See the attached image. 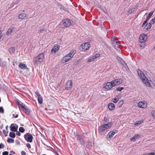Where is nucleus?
<instances>
[{"label": "nucleus", "instance_id": "1", "mask_svg": "<svg viewBox=\"0 0 155 155\" xmlns=\"http://www.w3.org/2000/svg\"><path fill=\"white\" fill-rule=\"evenodd\" d=\"M137 71L140 79L148 87H151L152 88L155 89V85L152 86L151 85L150 83L149 82V81L150 82L151 81V80L149 81L144 74L140 70L138 69Z\"/></svg>", "mask_w": 155, "mask_h": 155}, {"label": "nucleus", "instance_id": "2", "mask_svg": "<svg viewBox=\"0 0 155 155\" xmlns=\"http://www.w3.org/2000/svg\"><path fill=\"white\" fill-rule=\"evenodd\" d=\"M44 58V54L42 53L39 54L35 59L33 64L34 65H38L43 61Z\"/></svg>", "mask_w": 155, "mask_h": 155}, {"label": "nucleus", "instance_id": "3", "mask_svg": "<svg viewBox=\"0 0 155 155\" xmlns=\"http://www.w3.org/2000/svg\"><path fill=\"white\" fill-rule=\"evenodd\" d=\"M72 21L69 19H65L62 21L63 24L65 27H68L72 24Z\"/></svg>", "mask_w": 155, "mask_h": 155}, {"label": "nucleus", "instance_id": "4", "mask_svg": "<svg viewBox=\"0 0 155 155\" xmlns=\"http://www.w3.org/2000/svg\"><path fill=\"white\" fill-rule=\"evenodd\" d=\"M112 43L113 44L114 48L117 50H120V43L119 41H114V40L112 39Z\"/></svg>", "mask_w": 155, "mask_h": 155}, {"label": "nucleus", "instance_id": "5", "mask_svg": "<svg viewBox=\"0 0 155 155\" xmlns=\"http://www.w3.org/2000/svg\"><path fill=\"white\" fill-rule=\"evenodd\" d=\"M113 87L111 81L107 82L105 83V84L103 86V88L107 90H109Z\"/></svg>", "mask_w": 155, "mask_h": 155}, {"label": "nucleus", "instance_id": "6", "mask_svg": "<svg viewBox=\"0 0 155 155\" xmlns=\"http://www.w3.org/2000/svg\"><path fill=\"white\" fill-rule=\"evenodd\" d=\"M147 36L146 34H141L139 37V41L141 43L145 42L147 39Z\"/></svg>", "mask_w": 155, "mask_h": 155}, {"label": "nucleus", "instance_id": "7", "mask_svg": "<svg viewBox=\"0 0 155 155\" xmlns=\"http://www.w3.org/2000/svg\"><path fill=\"white\" fill-rule=\"evenodd\" d=\"M123 81L121 79H116L111 81L113 87L120 84Z\"/></svg>", "mask_w": 155, "mask_h": 155}, {"label": "nucleus", "instance_id": "8", "mask_svg": "<svg viewBox=\"0 0 155 155\" xmlns=\"http://www.w3.org/2000/svg\"><path fill=\"white\" fill-rule=\"evenodd\" d=\"M66 89L68 90H71L72 87V81L71 80H68L66 83L65 85Z\"/></svg>", "mask_w": 155, "mask_h": 155}, {"label": "nucleus", "instance_id": "9", "mask_svg": "<svg viewBox=\"0 0 155 155\" xmlns=\"http://www.w3.org/2000/svg\"><path fill=\"white\" fill-rule=\"evenodd\" d=\"M11 131L15 132L17 130L18 126L15 124H12L9 127Z\"/></svg>", "mask_w": 155, "mask_h": 155}, {"label": "nucleus", "instance_id": "10", "mask_svg": "<svg viewBox=\"0 0 155 155\" xmlns=\"http://www.w3.org/2000/svg\"><path fill=\"white\" fill-rule=\"evenodd\" d=\"M90 46V45L88 43H86L82 44L81 47L84 51L87 50Z\"/></svg>", "mask_w": 155, "mask_h": 155}, {"label": "nucleus", "instance_id": "11", "mask_svg": "<svg viewBox=\"0 0 155 155\" xmlns=\"http://www.w3.org/2000/svg\"><path fill=\"white\" fill-rule=\"evenodd\" d=\"M138 106L140 107L145 108H146L147 106V104L145 101H140L138 103Z\"/></svg>", "mask_w": 155, "mask_h": 155}, {"label": "nucleus", "instance_id": "12", "mask_svg": "<svg viewBox=\"0 0 155 155\" xmlns=\"http://www.w3.org/2000/svg\"><path fill=\"white\" fill-rule=\"evenodd\" d=\"M71 59V57L67 54L62 58V59L61 61L63 63H65L69 61Z\"/></svg>", "mask_w": 155, "mask_h": 155}, {"label": "nucleus", "instance_id": "13", "mask_svg": "<svg viewBox=\"0 0 155 155\" xmlns=\"http://www.w3.org/2000/svg\"><path fill=\"white\" fill-rule=\"evenodd\" d=\"M21 110L27 114H29L30 113V109L25 105L22 106Z\"/></svg>", "mask_w": 155, "mask_h": 155}, {"label": "nucleus", "instance_id": "14", "mask_svg": "<svg viewBox=\"0 0 155 155\" xmlns=\"http://www.w3.org/2000/svg\"><path fill=\"white\" fill-rule=\"evenodd\" d=\"M117 59L120 62V63L124 67H127V66L124 61L119 56L117 57Z\"/></svg>", "mask_w": 155, "mask_h": 155}, {"label": "nucleus", "instance_id": "15", "mask_svg": "<svg viewBox=\"0 0 155 155\" xmlns=\"http://www.w3.org/2000/svg\"><path fill=\"white\" fill-rule=\"evenodd\" d=\"M59 48L60 46L58 45H56L53 47L51 50V51L52 52L55 53L58 51Z\"/></svg>", "mask_w": 155, "mask_h": 155}, {"label": "nucleus", "instance_id": "16", "mask_svg": "<svg viewBox=\"0 0 155 155\" xmlns=\"http://www.w3.org/2000/svg\"><path fill=\"white\" fill-rule=\"evenodd\" d=\"M82 136H77V140L81 144L84 145L85 144V142L83 139L82 138Z\"/></svg>", "mask_w": 155, "mask_h": 155}, {"label": "nucleus", "instance_id": "17", "mask_svg": "<svg viewBox=\"0 0 155 155\" xmlns=\"http://www.w3.org/2000/svg\"><path fill=\"white\" fill-rule=\"evenodd\" d=\"M25 140L28 142H31L33 139V136H24Z\"/></svg>", "mask_w": 155, "mask_h": 155}, {"label": "nucleus", "instance_id": "18", "mask_svg": "<svg viewBox=\"0 0 155 155\" xmlns=\"http://www.w3.org/2000/svg\"><path fill=\"white\" fill-rule=\"evenodd\" d=\"M118 130H113L112 131H110L108 133L107 136H114L115 134L117 133Z\"/></svg>", "mask_w": 155, "mask_h": 155}, {"label": "nucleus", "instance_id": "19", "mask_svg": "<svg viewBox=\"0 0 155 155\" xmlns=\"http://www.w3.org/2000/svg\"><path fill=\"white\" fill-rule=\"evenodd\" d=\"M108 107L110 110H113L115 108L114 105L112 103H110L108 104Z\"/></svg>", "mask_w": 155, "mask_h": 155}, {"label": "nucleus", "instance_id": "20", "mask_svg": "<svg viewBox=\"0 0 155 155\" xmlns=\"http://www.w3.org/2000/svg\"><path fill=\"white\" fill-rule=\"evenodd\" d=\"M18 17L21 19H23L27 18L26 14L25 13H21L19 14Z\"/></svg>", "mask_w": 155, "mask_h": 155}, {"label": "nucleus", "instance_id": "21", "mask_svg": "<svg viewBox=\"0 0 155 155\" xmlns=\"http://www.w3.org/2000/svg\"><path fill=\"white\" fill-rule=\"evenodd\" d=\"M151 23H148L146 25L145 28H146V30H144V31H148L150 28H151Z\"/></svg>", "mask_w": 155, "mask_h": 155}, {"label": "nucleus", "instance_id": "22", "mask_svg": "<svg viewBox=\"0 0 155 155\" xmlns=\"http://www.w3.org/2000/svg\"><path fill=\"white\" fill-rule=\"evenodd\" d=\"M104 124L102 125L99 128L98 131L100 132H102L105 130L107 129L106 128Z\"/></svg>", "mask_w": 155, "mask_h": 155}, {"label": "nucleus", "instance_id": "23", "mask_svg": "<svg viewBox=\"0 0 155 155\" xmlns=\"http://www.w3.org/2000/svg\"><path fill=\"white\" fill-rule=\"evenodd\" d=\"M14 29L15 28L14 27L9 28L6 32V34L7 35H8L9 34L11 33L12 32V31L14 30Z\"/></svg>", "mask_w": 155, "mask_h": 155}, {"label": "nucleus", "instance_id": "24", "mask_svg": "<svg viewBox=\"0 0 155 155\" xmlns=\"http://www.w3.org/2000/svg\"><path fill=\"white\" fill-rule=\"evenodd\" d=\"M18 67L22 69H25L27 68L26 65L25 64H24L21 63H20Z\"/></svg>", "mask_w": 155, "mask_h": 155}, {"label": "nucleus", "instance_id": "25", "mask_svg": "<svg viewBox=\"0 0 155 155\" xmlns=\"http://www.w3.org/2000/svg\"><path fill=\"white\" fill-rule=\"evenodd\" d=\"M104 124L106 128V129H107L111 127L113 124V123L112 122H108L107 124Z\"/></svg>", "mask_w": 155, "mask_h": 155}, {"label": "nucleus", "instance_id": "26", "mask_svg": "<svg viewBox=\"0 0 155 155\" xmlns=\"http://www.w3.org/2000/svg\"><path fill=\"white\" fill-rule=\"evenodd\" d=\"M16 102L17 103L18 105L19 106V107H21V109H22V106L25 105L24 104H23L22 102H21L19 100H17L16 101Z\"/></svg>", "mask_w": 155, "mask_h": 155}, {"label": "nucleus", "instance_id": "27", "mask_svg": "<svg viewBox=\"0 0 155 155\" xmlns=\"http://www.w3.org/2000/svg\"><path fill=\"white\" fill-rule=\"evenodd\" d=\"M6 66V62L5 61H2L1 60V61H0V66L4 67Z\"/></svg>", "mask_w": 155, "mask_h": 155}, {"label": "nucleus", "instance_id": "28", "mask_svg": "<svg viewBox=\"0 0 155 155\" xmlns=\"http://www.w3.org/2000/svg\"><path fill=\"white\" fill-rule=\"evenodd\" d=\"M139 136H133V137L130 138L131 141L135 142L137 140H138L139 138Z\"/></svg>", "mask_w": 155, "mask_h": 155}, {"label": "nucleus", "instance_id": "29", "mask_svg": "<svg viewBox=\"0 0 155 155\" xmlns=\"http://www.w3.org/2000/svg\"><path fill=\"white\" fill-rule=\"evenodd\" d=\"M74 51H71L68 54V56H70L71 57V58L73 57L75 53V52H74Z\"/></svg>", "mask_w": 155, "mask_h": 155}, {"label": "nucleus", "instance_id": "30", "mask_svg": "<svg viewBox=\"0 0 155 155\" xmlns=\"http://www.w3.org/2000/svg\"><path fill=\"white\" fill-rule=\"evenodd\" d=\"M153 12H150L149 13L148 16L147 17L146 20H148L150 18V17L152 16V15H153Z\"/></svg>", "mask_w": 155, "mask_h": 155}, {"label": "nucleus", "instance_id": "31", "mask_svg": "<svg viewBox=\"0 0 155 155\" xmlns=\"http://www.w3.org/2000/svg\"><path fill=\"white\" fill-rule=\"evenodd\" d=\"M143 120H140L136 122L134 124L135 126H138L140 125L142 123H143Z\"/></svg>", "mask_w": 155, "mask_h": 155}, {"label": "nucleus", "instance_id": "32", "mask_svg": "<svg viewBox=\"0 0 155 155\" xmlns=\"http://www.w3.org/2000/svg\"><path fill=\"white\" fill-rule=\"evenodd\" d=\"M119 100V98L118 96H116L115 98L113 99L112 101L113 103H117Z\"/></svg>", "mask_w": 155, "mask_h": 155}, {"label": "nucleus", "instance_id": "33", "mask_svg": "<svg viewBox=\"0 0 155 155\" xmlns=\"http://www.w3.org/2000/svg\"><path fill=\"white\" fill-rule=\"evenodd\" d=\"M124 103V101L123 100H121L118 103V106L119 107H121L122 105Z\"/></svg>", "mask_w": 155, "mask_h": 155}, {"label": "nucleus", "instance_id": "34", "mask_svg": "<svg viewBox=\"0 0 155 155\" xmlns=\"http://www.w3.org/2000/svg\"><path fill=\"white\" fill-rule=\"evenodd\" d=\"M38 100L39 103L40 104H41L42 103V98L40 96V97H38Z\"/></svg>", "mask_w": 155, "mask_h": 155}, {"label": "nucleus", "instance_id": "35", "mask_svg": "<svg viewBox=\"0 0 155 155\" xmlns=\"http://www.w3.org/2000/svg\"><path fill=\"white\" fill-rule=\"evenodd\" d=\"M151 114L153 119H155V110H152L151 112Z\"/></svg>", "mask_w": 155, "mask_h": 155}, {"label": "nucleus", "instance_id": "36", "mask_svg": "<svg viewBox=\"0 0 155 155\" xmlns=\"http://www.w3.org/2000/svg\"><path fill=\"white\" fill-rule=\"evenodd\" d=\"M7 141L8 143H13L14 141L13 139L9 138L7 139Z\"/></svg>", "mask_w": 155, "mask_h": 155}, {"label": "nucleus", "instance_id": "37", "mask_svg": "<svg viewBox=\"0 0 155 155\" xmlns=\"http://www.w3.org/2000/svg\"><path fill=\"white\" fill-rule=\"evenodd\" d=\"M25 130V129L23 127H20L19 129V131L21 133H23Z\"/></svg>", "mask_w": 155, "mask_h": 155}, {"label": "nucleus", "instance_id": "38", "mask_svg": "<svg viewBox=\"0 0 155 155\" xmlns=\"http://www.w3.org/2000/svg\"><path fill=\"white\" fill-rule=\"evenodd\" d=\"M124 89L123 87H119L117 88L116 90L117 91H121L122 90Z\"/></svg>", "mask_w": 155, "mask_h": 155}, {"label": "nucleus", "instance_id": "39", "mask_svg": "<svg viewBox=\"0 0 155 155\" xmlns=\"http://www.w3.org/2000/svg\"><path fill=\"white\" fill-rule=\"evenodd\" d=\"M0 113H1L2 114H3L4 113V110L2 107H0Z\"/></svg>", "mask_w": 155, "mask_h": 155}, {"label": "nucleus", "instance_id": "40", "mask_svg": "<svg viewBox=\"0 0 155 155\" xmlns=\"http://www.w3.org/2000/svg\"><path fill=\"white\" fill-rule=\"evenodd\" d=\"M94 61V60L93 59V58H92L91 56L88 59V61L89 62H91L93 61Z\"/></svg>", "mask_w": 155, "mask_h": 155}, {"label": "nucleus", "instance_id": "41", "mask_svg": "<svg viewBox=\"0 0 155 155\" xmlns=\"http://www.w3.org/2000/svg\"><path fill=\"white\" fill-rule=\"evenodd\" d=\"M150 23H151V24H154L155 23V18H153L150 21Z\"/></svg>", "mask_w": 155, "mask_h": 155}, {"label": "nucleus", "instance_id": "42", "mask_svg": "<svg viewBox=\"0 0 155 155\" xmlns=\"http://www.w3.org/2000/svg\"><path fill=\"white\" fill-rule=\"evenodd\" d=\"M3 133L5 134L4 136H8V131H6L5 130H3Z\"/></svg>", "mask_w": 155, "mask_h": 155}, {"label": "nucleus", "instance_id": "43", "mask_svg": "<svg viewBox=\"0 0 155 155\" xmlns=\"http://www.w3.org/2000/svg\"><path fill=\"white\" fill-rule=\"evenodd\" d=\"M9 136H15V133L12 131L10 133Z\"/></svg>", "mask_w": 155, "mask_h": 155}, {"label": "nucleus", "instance_id": "44", "mask_svg": "<svg viewBox=\"0 0 155 155\" xmlns=\"http://www.w3.org/2000/svg\"><path fill=\"white\" fill-rule=\"evenodd\" d=\"M8 151H4L2 153V155H8Z\"/></svg>", "mask_w": 155, "mask_h": 155}, {"label": "nucleus", "instance_id": "45", "mask_svg": "<svg viewBox=\"0 0 155 155\" xmlns=\"http://www.w3.org/2000/svg\"><path fill=\"white\" fill-rule=\"evenodd\" d=\"M35 93L38 96V97H40V96H41L40 93L37 91H36L35 92Z\"/></svg>", "mask_w": 155, "mask_h": 155}, {"label": "nucleus", "instance_id": "46", "mask_svg": "<svg viewBox=\"0 0 155 155\" xmlns=\"http://www.w3.org/2000/svg\"><path fill=\"white\" fill-rule=\"evenodd\" d=\"M26 147L28 149H30L31 148L30 144L29 143L27 144Z\"/></svg>", "mask_w": 155, "mask_h": 155}, {"label": "nucleus", "instance_id": "47", "mask_svg": "<svg viewBox=\"0 0 155 155\" xmlns=\"http://www.w3.org/2000/svg\"><path fill=\"white\" fill-rule=\"evenodd\" d=\"M108 120V118L106 117L105 116L104 119V121L105 122H106Z\"/></svg>", "mask_w": 155, "mask_h": 155}, {"label": "nucleus", "instance_id": "48", "mask_svg": "<svg viewBox=\"0 0 155 155\" xmlns=\"http://www.w3.org/2000/svg\"><path fill=\"white\" fill-rule=\"evenodd\" d=\"M15 132H16V135L17 136H20V135L21 134L19 131H17V130Z\"/></svg>", "mask_w": 155, "mask_h": 155}, {"label": "nucleus", "instance_id": "49", "mask_svg": "<svg viewBox=\"0 0 155 155\" xmlns=\"http://www.w3.org/2000/svg\"><path fill=\"white\" fill-rule=\"evenodd\" d=\"M113 136H107L106 139L108 140H109L110 139L112 138Z\"/></svg>", "mask_w": 155, "mask_h": 155}, {"label": "nucleus", "instance_id": "50", "mask_svg": "<svg viewBox=\"0 0 155 155\" xmlns=\"http://www.w3.org/2000/svg\"><path fill=\"white\" fill-rule=\"evenodd\" d=\"M116 39H117V38L116 37L114 36L111 39V41H112V40H114H114H115V41H117V40Z\"/></svg>", "mask_w": 155, "mask_h": 155}, {"label": "nucleus", "instance_id": "51", "mask_svg": "<svg viewBox=\"0 0 155 155\" xmlns=\"http://www.w3.org/2000/svg\"><path fill=\"white\" fill-rule=\"evenodd\" d=\"M147 20L146 19V20L144 21V22L142 26L143 27V26L145 25L147 23Z\"/></svg>", "mask_w": 155, "mask_h": 155}, {"label": "nucleus", "instance_id": "52", "mask_svg": "<svg viewBox=\"0 0 155 155\" xmlns=\"http://www.w3.org/2000/svg\"><path fill=\"white\" fill-rule=\"evenodd\" d=\"M95 55L97 58L100 56V54H95Z\"/></svg>", "mask_w": 155, "mask_h": 155}, {"label": "nucleus", "instance_id": "53", "mask_svg": "<svg viewBox=\"0 0 155 155\" xmlns=\"http://www.w3.org/2000/svg\"><path fill=\"white\" fill-rule=\"evenodd\" d=\"M44 31V29H40L38 31V33H42Z\"/></svg>", "mask_w": 155, "mask_h": 155}, {"label": "nucleus", "instance_id": "54", "mask_svg": "<svg viewBox=\"0 0 155 155\" xmlns=\"http://www.w3.org/2000/svg\"><path fill=\"white\" fill-rule=\"evenodd\" d=\"M21 154H22V155H25L26 153L25 151H22L21 152Z\"/></svg>", "mask_w": 155, "mask_h": 155}, {"label": "nucleus", "instance_id": "55", "mask_svg": "<svg viewBox=\"0 0 155 155\" xmlns=\"http://www.w3.org/2000/svg\"><path fill=\"white\" fill-rule=\"evenodd\" d=\"M4 147V145L2 143L0 144V149L2 148H3Z\"/></svg>", "mask_w": 155, "mask_h": 155}, {"label": "nucleus", "instance_id": "56", "mask_svg": "<svg viewBox=\"0 0 155 155\" xmlns=\"http://www.w3.org/2000/svg\"><path fill=\"white\" fill-rule=\"evenodd\" d=\"M12 115L15 118H17V117H18V114H17L16 115H15V114H13Z\"/></svg>", "mask_w": 155, "mask_h": 155}, {"label": "nucleus", "instance_id": "57", "mask_svg": "<svg viewBox=\"0 0 155 155\" xmlns=\"http://www.w3.org/2000/svg\"><path fill=\"white\" fill-rule=\"evenodd\" d=\"M24 136H32L29 133H27L25 134Z\"/></svg>", "mask_w": 155, "mask_h": 155}, {"label": "nucleus", "instance_id": "58", "mask_svg": "<svg viewBox=\"0 0 155 155\" xmlns=\"http://www.w3.org/2000/svg\"><path fill=\"white\" fill-rule=\"evenodd\" d=\"M92 58H93V59L94 60L95 59L97 58L96 57L95 55H93L92 56Z\"/></svg>", "mask_w": 155, "mask_h": 155}, {"label": "nucleus", "instance_id": "59", "mask_svg": "<svg viewBox=\"0 0 155 155\" xmlns=\"http://www.w3.org/2000/svg\"><path fill=\"white\" fill-rule=\"evenodd\" d=\"M2 36V32L0 30V39L1 38Z\"/></svg>", "mask_w": 155, "mask_h": 155}, {"label": "nucleus", "instance_id": "60", "mask_svg": "<svg viewBox=\"0 0 155 155\" xmlns=\"http://www.w3.org/2000/svg\"><path fill=\"white\" fill-rule=\"evenodd\" d=\"M12 50V52H13L14 51H15V49L14 48H10V51Z\"/></svg>", "mask_w": 155, "mask_h": 155}, {"label": "nucleus", "instance_id": "61", "mask_svg": "<svg viewBox=\"0 0 155 155\" xmlns=\"http://www.w3.org/2000/svg\"><path fill=\"white\" fill-rule=\"evenodd\" d=\"M54 153L55 154H56V155H59V154L58 153H57V151L56 150H55L54 152Z\"/></svg>", "mask_w": 155, "mask_h": 155}, {"label": "nucleus", "instance_id": "62", "mask_svg": "<svg viewBox=\"0 0 155 155\" xmlns=\"http://www.w3.org/2000/svg\"><path fill=\"white\" fill-rule=\"evenodd\" d=\"M148 155H154L153 153L151 152L149 153Z\"/></svg>", "mask_w": 155, "mask_h": 155}, {"label": "nucleus", "instance_id": "63", "mask_svg": "<svg viewBox=\"0 0 155 155\" xmlns=\"http://www.w3.org/2000/svg\"><path fill=\"white\" fill-rule=\"evenodd\" d=\"M3 127V125L2 124L0 126V128L2 129Z\"/></svg>", "mask_w": 155, "mask_h": 155}, {"label": "nucleus", "instance_id": "64", "mask_svg": "<svg viewBox=\"0 0 155 155\" xmlns=\"http://www.w3.org/2000/svg\"><path fill=\"white\" fill-rule=\"evenodd\" d=\"M18 145H20V142L19 141L17 142L16 143Z\"/></svg>", "mask_w": 155, "mask_h": 155}]
</instances>
